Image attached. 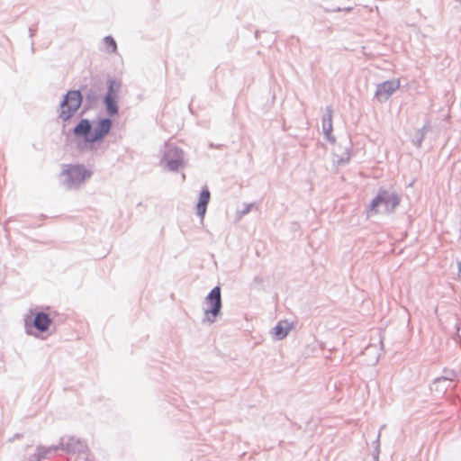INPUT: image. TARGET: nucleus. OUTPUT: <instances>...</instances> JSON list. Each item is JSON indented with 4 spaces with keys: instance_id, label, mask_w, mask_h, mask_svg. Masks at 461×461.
Here are the masks:
<instances>
[{
    "instance_id": "obj_1",
    "label": "nucleus",
    "mask_w": 461,
    "mask_h": 461,
    "mask_svg": "<svg viewBox=\"0 0 461 461\" xmlns=\"http://www.w3.org/2000/svg\"><path fill=\"white\" fill-rule=\"evenodd\" d=\"M112 127L110 119H101L96 123L91 124L86 120H81L74 129V133L77 137H83L86 141L95 142L101 140L108 134Z\"/></svg>"
},
{
    "instance_id": "obj_2",
    "label": "nucleus",
    "mask_w": 461,
    "mask_h": 461,
    "mask_svg": "<svg viewBox=\"0 0 461 461\" xmlns=\"http://www.w3.org/2000/svg\"><path fill=\"white\" fill-rule=\"evenodd\" d=\"M82 104V95L79 91H68L60 104L59 117L63 121L70 119L79 109Z\"/></svg>"
},
{
    "instance_id": "obj_3",
    "label": "nucleus",
    "mask_w": 461,
    "mask_h": 461,
    "mask_svg": "<svg viewBox=\"0 0 461 461\" xmlns=\"http://www.w3.org/2000/svg\"><path fill=\"white\" fill-rule=\"evenodd\" d=\"M383 204L384 212H390L393 211L399 204V198L393 194H389L386 191L379 192L378 195L372 201L369 206V212L376 213L378 205Z\"/></svg>"
},
{
    "instance_id": "obj_4",
    "label": "nucleus",
    "mask_w": 461,
    "mask_h": 461,
    "mask_svg": "<svg viewBox=\"0 0 461 461\" xmlns=\"http://www.w3.org/2000/svg\"><path fill=\"white\" fill-rule=\"evenodd\" d=\"M206 303L209 308L205 310V320L208 322H213L220 312L221 307V289L214 287L206 297Z\"/></svg>"
},
{
    "instance_id": "obj_5",
    "label": "nucleus",
    "mask_w": 461,
    "mask_h": 461,
    "mask_svg": "<svg viewBox=\"0 0 461 461\" xmlns=\"http://www.w3.org/2000/svg\"><path fill=\"white\" fill-rule=\"evenodd\" d=\"M63 174L69 185H77L91 176V172L82 166H68Z\"/></svg>"
},
{
    "instance_id": "obj_6",
    "label": "nucleus",
    "mask_w": 461,
    "mask_h": 461,
    "mask_svg": "<svg viewBox=\"0 0 461 461\" xmlns=\"http://www.w3.org/2000/svg\"><path fill=\"white\" fill-rule=\"evenodd\" d=\"M120 88L121 84L119 82L111 81L108 93L104 98L107 113L112 116L118 113L117 99L119 96Z\"/></svg>"
},
{
    "instance_id": "obj_7",
    "label": "nucleus",
    "mask_w": 461,
    "mask_h": 461,
    "mask_svg": "<svg viewBox=\"0 0 461 461\" xmlns=\"http://www.w3.org/2000/svg\"><path fill=\"white\" fill-rule=\"evenodd\" d=\"M399 87L400 81L398 79L393 81H385L378 86L375 95L379 100H386Z\"/></svg>"
},
{
    "instance_id": "obj_8",
    "label": "nucleus",
    "mask_w": 461,
    "mask_h": 461,
    "mask_svg": "<svg viewBox=\"0 0 461 461\" xmlns=\"http://www.w3.org/2000/svg\"><path fill=\"white\" fill-rule=\"evenodd\" d=\"M293 327V324L287 321H280L273 330L275 338L276 339H283L287 336Z\"/></svg>"
},
{
    "instance_id": "obj_9",
    "label": "nucleus",
    "mask_w": 461,
    "mask_h": 461,
    "mask_svg": "<svg viewBox=\"0 0 461 461\" xmlns=\"http://www.w3.org/2000/svg\"><path fill=\"white\" fill-rule=\"evenodd\" d=\"M50 323L51 320L49 315L42 312L37 313L33 321L34 327L41 331L47 330Z\"/></svg>"
},
{
    "instance_id": "obj_10",
    "label": "nucleus",
    "mask_w": 461,
    "mask_h": 461,
    "mask_svg": "<svg viewBox=\"0 0 461 461\" xmlns=\"http://www.w3.org/2000/svg\"><path fill=\"white\" fill-rule=\"evenodd\" d=\"M209 200H210V192L207 189L203 190L200 194L199 202L196 205L197 214L202 218L205 214Z\"/></svg>"
},
{
    "instance_id": "obj_11",
    "label": "nucleus",
    "mask_w": 461,
    "mask_h": 461,
    "mask_svg": "<svg viewBox=\"0 0 461 461\" xmlns=\"http://www.w3.org/2000/svg\"><path fill=\"white\" fill-rule=\"evenodd\" d=\"M332 130V124H331V114L329 113L327 117L323 119V131L327 136V140L330 141L334 140L332 138H330V133Z\"/></svg>"
},
{
    "instance_id": "obj_12",
    "label": "nucleus",
    "mask_w": 461,
    "mask_h": 461,
    "mask_svg": "<svg viewBox=\"0 0 461 461\" xmlns=\"http://www.w3.org/2000/svg\"><path fill=\"white\" fill-rule=\"evenodd\" d=\"M104 43L109 52H116L117 45L115 41L112 37H106L104 39Z\"/></svg>"
},
{
    "instance_id": "obj_13",
    "label": "nucleus",
    "mask_w": 461,
    "mask_h": 461,
    "mask_svg": "<svg viewBox=\"0 0 461 461\" xmlns=\"http://www.w3.org/2000/svg\"><path fill=\"white\" fill-rule=\"evenodd\" d=\"M458 270H459V273L461 275V263L458 265Z\"/></svg>"
}]
</instances>
